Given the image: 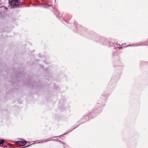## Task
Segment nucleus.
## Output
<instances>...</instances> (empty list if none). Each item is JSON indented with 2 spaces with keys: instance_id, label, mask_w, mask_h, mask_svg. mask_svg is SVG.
Returning a JSON list of instances; mask_svg holds the SVG:
<instances>
[{
  "instance_id": "2",
  "label": "nucleus",
  "mask_w": 148,
  "mask_h": 148,
  "mask_svg": "<svg viewBox=\"0 0 148 148\" xmlns=\"http://www.w3.org/2000/svg\"><path fill=\"white\" fill-rule=\"evenodd\" d=\"M17 144L19 145L20 146H23L26 145V146L23 147L21 148H25V147H28L32 145V144L30 145L31 142H26L25 140L18 141L16 142Z\"/></svg>"
},
{
  "instance_id": "10",
  "label": "nucleus",
  "mask_w": 148,
  "mask_h": 148,
  "mask_svg": "<svg viewBox=\"0 0 148 148\" xmlns=\"http://www.w3.org/2000/svg\"><path fill=\"white\" fill-rule=\"evenodd\" d=\"M54 140V139H53V140Z\"/></svg>"
},
{
  "instance_id": "5",
  "label": "nucleus",
  "mask_w": 148,
  "mask_h": 148,
  "mask_svg": "<svg viewBox=\"0 0 148 148\" xmlns=\"http://www.w3.org/2000/svg\"><path fill=\"white\" fill-rule=\"evenodd\" d=\"M56 141H58L59 142L60 144L62 146V147H68V146L66 144L63 143V142H61V141H60V140L58 141L57 140H56Z\"/></svg>"
},
{
  "instance_id": "11",
  "label": "nucleus",
  "mask_w": 148,
  "mask_h": 148,
  "mask_svg": "<svg viewBox=\"0 0 148 148\" xmlns=\"http://www.w3.org/2000/svg\"><path fill=\"white\" fill-rule=\"evenodd\" d=\"M57 136H54V137H56Z\"/></svg>"
},
{
  "instance_id": "7",
  "label": "nucleus",
  "mask_w": 148,
  "mask_h": 148,
  "mask_svg": "<svg viewBox=\"0 0 148 148\" xmlns=\"http://www.w3.org/2000/svg\"><path fill=\"white\" fill-rule=\"evenodd\" d=\"M51 140V138H49V139H46L45 141H48Z\"/></svg>"
},
{
  "instance_id": "6",
  "label": "nucleus",
  "mask_w": 148,
  "mask_h": 148,
  "mask_svg": "<svg viewBox=\"0 0 148 148\" xmlns=\"http://www.w3.org/2000/svg\"><path fill=\"white\" fill-rule=\"evenodd\" d=\"M4 142V140H0V145H3Z\"/></svg>"
},
{
  "instance_id": "4",
  "label": "nucleus",
  "mask_w": 148,
  "mask_h": 148,
  "mask_svg": "<svg viewBox=\"0 0 148 148\" xmlns=\"http://www.w3.org/2000/svg\"><path fill=\"white\" fill-rule=\"evenodd\" d=\"M44 3L47 6H50L51 5V0H45Z\"/></svg>"
},
{
  "instance_id": "8",
  "label": "nucleus",
  "mask_w": 148,
  "mask_h": 148,
  "mask_svg": "<svg viewBox=\"0 0 148 148\" xmlns=\"http://www.w3.org/2000/svg\"><path fill=\"white\" fill-rule=\"evenodd\" d=\"M62 16V15L61 14H59V15H58V17H61Z\"/></svg>"
},
{
  "instance_id": "1",
  "label": "nucleus",
  "mask_w": 148,
  "mask_h": 148,
  "mask_svg": "<svg viewBox=\"0 0 148 148\" xmlns=\"http://www.w3.org/2000/svg\"><path fill=\"white\" fill-rule=\"evenodd\" d=\"M9 3L13 8H21L22 6L21 3V0H11L9 1Z\"/></svg>"
},
{
  "instance_id": "9",
  "label": "nucleus",
  "mask_w": 148,
  "mask_h": 148,
  "mask_svg": "<svg viewBox=\"0 0 148 148\" xmlns=\"http://www.w3.org/2000/svg\"><path fill=\"white\" fill-rule=\"evenodd\" d=\"M61 136H59V137H61Z\"/></svg>"
},
{
  "instance_id": "3",
  "label": "nucleus",
  "mask_w": 148,
  "mask_h": 148,
  "mask_svg": "<svg viewBox=\"0 0 148 148\" xmlns=\"http://www.w3.org/2000/svg\"><path fill=\"white\" fill-rule=\"evenodd\" d=\"M148 45V40L147 41V42H145L143 43H140V44H136L135 45H130V46H139L140 45Z\"/></svg>"
}]
</instances>
